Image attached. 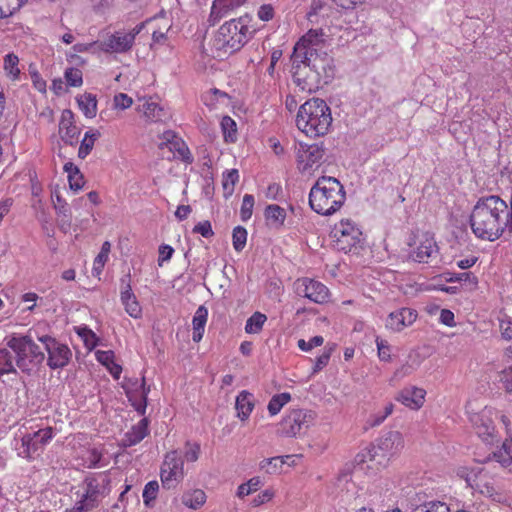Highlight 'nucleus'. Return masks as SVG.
<instances>
[{
  "label": "nucleus",
  "instance_id": "b1692460",
  "mask_svg": "<svg viewBox=\"0 0 512 512\" xmlns=\"http://www.w3.org/2000/svg\"><path fill=\"white\" fill-rule=\"evenodd\" d=\"M435 252H437V244L434 238L426 233L418 239L417 246L411 252L410 257L415 262L428 263Z\"/></svg>",
  "mask_w": 512,
  "mask_h": 512
},
{
  "label": "nucleus",
  "instance_id": "5701e85b",
  "mask_svg": "<svg viewBox=\"0 0 512 512\" xmlns=\"http://www.w3.org/2000/svg\"><path fill=\"white\" fill-rule=\"evenodd\" d=\"M417 312L411 308H401L391 312L386 320V327L394 332H400L411 326L417 319Z\"/></svg>",
  "mask_w": 512,
  "mask_h": 512
},
{
  "label": "nucleus",
  "instance_id": "a878e982",
  "mask_svg": "<svg viewBox=\"0 0 512 512\" xmlns=\"http://www.w3.org/2000/svg\"><path fill=\"white\" fill-rule=\"evenodd\" d=\"M143 103L137 108L138 112L142 113L146 121L157 123L164 120L166 113L164 108L152 98H144Z\"/></svg>",
  "mask_w": 512,
  "mask_h": 512
},
{
  "label": "nucleus",
  "instance_id": "09e8293b",
  "mask_svg": "<svg viewBox=\"0 0 512 512\" xmlns=\"http://www.w3.org/2000/svg\"><path fill=\"white\" fill-rule=\"evenodd\" d=\"M28 0H0V18L12 16L20 10Z\"/></svg>",
  "mask_w": 512,
  "mask_h": 512
},
{
  "label": "nucleus",
  "instance_id": "ea45409f",
  "mask_svg": "<svg viewBox=\"0 0 512 512\" xmlns=\"http://www.w3.org/2000/svg\"><path fill=\"white\" fill-rule=\"evenodd\" d=\"M291 399L292 396L289 392H282L273 395L267 405L269 415L273 417L279 414L282 408L287 405Z\"/></svg>",
  "mask_w": 512,
  "mask_h": 512
},
{
  "label": "nucleus",
  "instance_id": "1a4fd4ad",
  "mask_svg": "<svg viewBox=\"0 0 512 512\" xmlns=\"http://www.w3.org/2000/svg\"><path fill=\"white\" fill-rule=\"evenodd\" d=\"M317 413L311 409H289L279 422L278 434L282 437L296 438L305 434L316 421Z\"/></svg>",
  "mask_w": 512,
  "mask_h": 512
},
{
  "label": "nucleus",
  "instance_id": "4468645a",
  "mask_svg": "<svg viewBox=\"0 0 512 512\" xmlns=\"http://www.w3.org/2000/svg\"><path fill=\"white\" fill-rule=\"evenodd\" d=\"M38 340L44 344L48 353V365L52 369L66 366L71 357V351L67 345L59 343L51 336L45 335L38 337Z\"/></svg>",
  "mask_w": 512,
  "mask_h": 512
},
{
  "label": "nucleus",
  "instance_id": "4c0bfd02",
  "mask_svg": "<svg viewBox=\"0 0 512 512\" xmlns=\"http://www.w3.org/2000/svg\"><path fill=\"white\" fill-rule=\"evenodd\" d=\"M169 149L177 153V156L185 163H192L193 156L186 145V143L176 135H173L171 139H168Z\"/></svg>",
  "mask_w": 512,
  "mask_h": 512
},
{
  "label": "nucleus",
  "instance_id": "a18cd8bd",
  "mask_svg": "<svg viewBox=\"0 0 512 512\" xmlns=\"http://www.w3.org/2000/svg\"><path fill=\"white\" fill-rule=\"evenodd\" d=\"M221 130L226 143H234L237 140V125L230 116H224L221 120Z\"/></svg>",
  "mask_w": 512,
  "mask_h": 512
},
{
  "label": "nucleus",
  "instance_id": "dca6fc26",
  "mask_svg": "<svg viewBox=\"0 0 512 512\" xmlns=\"http://www.w3.org/2000/svg\"><path fill=\"white\" fill-rule=\"evenodd\" d=\"M131 405L141 414L145 413L147 407V396L150 391L146 387L145 377L141 379H129L123 385Z\"/></svg>",
  "mask_w": 512,
  "mask_h": 512
},
{
  "label": "nucleus",
  "instance_id": "aec40b11",
  "mask_svg": "<svg viewBox=\"0 0 512 512\" xmlns=\"http://www.w3.org/2000/svg\"><path fill=\"white\" fill-rule=\"evenodd\" d=\"M426 395L424 388L408 385L396 394L395 400L410 410L418 411L424 406Z\"/></svg>",
  "mask_w": 512,
  "mask_h": 512
},
{
  "label": "nucleus",
  "instance_id": "a211bd4d",
  "mask_svg": "<svg viewBox=\"0 0 512 512\" xmlns=\"http://www.w3.org/2000/svg\"><path fill=\"white\" fill-rule=\"evenodd\" d=\"M297 291L309 300L323 304L329 299L328 288L319 281L310 278H302L296 281Z\"/></svg>",
  "mask_w": 512,
  "mask_h": 512
},
{
  "label": "nucleus",
  "instance_id": "603ef678",
  "mask_svg": "<svg viewBox=\"0 0 512 512\" xmlns=\"http://www.w3.org/2000/svg\"><path fill=\"white\" fill-rule=\"evenodd\" d=\"M411 512H450V508L444 502L429 501L416 506Z\"/></svg>",
  "mask_w": 512,
  "mask_h": 512
},
{
  "label": "nucleus",
  "instance_id": "a19ab883",
  "mask_svg": "<svg viewBox=\"0 0 512 512\" xmlns=\"http://www.w3.org/2000/svg\"><path fill=\"white\" fill-rule=\"evenodd\" d=\"M51 199L57 215L62 216L66 224L70 226L71 212L61 193L58 190H54L51 194Z\"/></svg>",
  "mask_w": 512,
  "mask_h": 512
},
{
  "label": "nucleus",
  "instance_id": "72a5a7b5",
  "mask_svg": "<svg viewBox=\"0 0 512 512\" xmlns=\"http://www.w3.org/2000/svg\"><path fill=\"white\" fill-rule=\"evenodd\" d=\"M286 216V210L277 204H270L264 210V217L267 224L274 228L282 227L285 223Z\"/></svg>",
  "mask_w": 512,
  "mask_h": 512
},
{
  "label": "nucleus",
  "instance_id": "412c9836",
  "mask_svg": "<svg viewBox=\"0 0 512 512\" xmlns=\"http://www.w3.org/2000/svg\"><path fill=\"white\" fill-rule=\"evenodd\" d=\"M466 482L471 488L484 496L490 497L494 500L500 498V494L496 491L490 477L482 470H479L478 472L472 471L467 475Z\"/></svg>",
  "mask_w": 512,
  "mask_h": 512
},
{
  "label": "nucleus",
  "instance_id": "774afa93",
  "mask_svg": "<svg viewBox=\"0 0 512 512\" xmlns=\"http://www.w3.org/2000/svg\"><path fill=\"white\" fill-rule=\"evenodd\" d=\"M377 350H378V356L380 360L382 361H390L391 360V349L388 345L387 341L382 339L376 340Z\"/></svg>",
  "mask_w": 512,
  "mask_h": 512
},
{
  "label": "nucleus",
  "instance_id": "9d476101",
  "mask_svg": "<svg viewBox=\"0 0 512 512\" xmlns=\"http://www.w3.org/2000/svg\"><path fill=\"white\" fill-rule=\"evenodd\" d=\"M324 44V33L322 29H310L307 31L295 44L292 61H319L324 62L325 59L321 58L318 54L320 48Z\"/></svg>",
  "mask_w": 512,
  "mask_h": 512
},
{
  "label": "nucleus",
  "instance_id": "49530a36",
  "mask_svg": "<svg viewBox=\"0 0 512 512\" xmlns=\"http://www.w3.org/2000/svg\"><path fill=\"white\" fill-rule=\"evenodd\" d=\"M15 359L12 353L6 348H0V376L16 373Z\"/></svg>",
  "mask_w": 512,
  "mask_h": 512
},
{
  "label": "nucleus",
  "instance_id": "58836bf2",
  "mask_svg": "<svg viewBox=\"0 0 512 512\" xmlns=\"http://www.w3.org/2000/svg\"><path fill=\"white\" fill-rule=\"evenodd\" d=\"M293 457V455H285L263 459L259 463V467L262 471L268 474H276L281 470L282 466L287 463V460H290Z\"/></svg>",
  "mask_w": 512,
  "mask_h": 512
},
{
  "label": "nucleus",
  "instance_id": "2eb2a0df",
  "mask_svg": "<svg viewBox=\"0 0 512 512\" xmlns=\"http://www.w3.org/2000/svg\"><path fill=\"white\" fill-rule=\"evenodd\" d=\"M373 444L380 456L379 462L385 464L391 456L402 450L404 447V438L399 431H389L378 438Z\"/></svg>",
  "mask_w": 512,
  "mask_h": 512
},
{
  "label": "nucleus",
  "instance_id": "4be33fe9",
  "mask_svg": "<svg viewBox=\"0 0 512 512\" xmlns=\"http://www.w3.org/2000/svg\"><path fill=\"white\" fill-rule=\"evenodd\" d=\"M81 130L76 126L75 115L70 109H65L61 113L59 121V135L61 139L70 145L78 141Z\"/></svg>",
  "mask_w": 512,
  "mask_h": 512
},
{
  "label": "nucleus",
  "instance_id": "f3484780",
  "mask_svg": "<svg viewBox=\"0 0 512 512\" xmlns=\"http://www.w3.org/2000/svg\"><path fill=\"white\" fill-rule=\"evenodd\" d=\"M471 423L478 437L487 444H493L497 438V431L491 418L490 411L482 410L472 415Z\"/></svg>",
  "mask_w": 512,
  "mask_h": 512
},
{
  "label": "nucleus",
  "instance_id": "8fccbe9b",
  "mask_svg": "<svg viewBox=\"0 0 512 512\" xmlns=\"http://www.w3.org/2000/svg\"><path fill=\"white\" fill-rule=\"evenodd\" d=\"M159 492V483L156 480L149 481L146 483L143 489L142 497L143 503L147 508H151L154 505Z\"/></svg>",
  "mask_w": 512,
  "mask_h": 512
},
{
  "label": "nucleus",
  "instance_id": "c03bdc74",
  "mask_svg": "<svg viewBox=\"0 0 512 512\" xmlns=\"http://www.w3.org/2000/svg\"><path fill=\"white\" fill-rule=\"evenodd\" d=\"M239 181V172L237 169L226 170L222 174V187L225 197H230L235 190V185Z\"/></svg>",
  "mask_w": 512,
  "mask_h": 512
},
{
  "label": "nucleus",
  "instance_id": "13d9d810",
  "mask_svg": "<svg viewBox=\"0 0 512 512\" xmlns=\"http://www.w3.org/2000/svg\"><path fill=\"white\" fill-rule=\"evenodd\" d=\"M201 453V446L197 442L187 441L185 443L184 459L188 463H195L198 461Z\"/></svg>",
  "mask_w": 512,
  "mask_h": 512
},
{
  "label": "nucleus",
  "instance_id": "7ed1b4c3",
  "mask_svg": "<svg viewBox=\"0 0 512 512\" xmlns=\"http://www.w3.org/2000/svg\"><path fill=\"white\" fill-rule=\"evenodd\" d=\"M295 122L298 130L309 138L325 136L333 122L331 109L323 99H308L299 107Z\"/></svg>",
  "mask_w": 512,
  "mask_h": 512
},
{
  "label": "nucleus",
  "instance_id": "338daca9",
  "mask_svg": "<svg viewBox=\"0 0 512 512\" xmlns=\"http://www.w3.org/2000/svg\"><path fill=\"white\" fill-rule=\"evenodd\" d=\"M193 233L200 234L204 238H211L214 235L212 225L208 220L196 224L193 228Z\"/></svg>",
  "mask_w": 512,
  "mask_h": 512
},
{
  "label": "nucleus",
  "instance_id": "9b49d317",
  "mask_svg": "<svg viewBox=\"0 0 512 512\" xmlns=\"http://www.w3.org/2000/svg\"><path fill=\"white\" fill-rule=\"evenodd\" d=\"M184 459L178 450H171L164 455L160 467V480L166 490L175 489L185 478Z\"/></svg>",
  "mask_w": 512,
  "mask_h": 512
},
{
  "label": "nucleus",
  "instance_id": "052dcab7",
  "mask_svg": "<svg viewBox=\"0 0 512 512\" xmlns=\"http://www.w3.org/2000/svg\"><path fill=\"white\" fill-rule=\"evenodd\" d=\"M224 98H227V94L216 88L209 90L202 96L203 103L210 108H216V103Z\"/></svg>",
  "mask_w": 512,
  "mask_h": 512
},
{
  "label": "nucleus",
  "instance_id": "e2e57ef3",
  "mask_svg": "<svg viewBox=\"0 0 512 512\" xmlns=\"http://www.w3.org/2000/svg\"><path fill=\"white\" fill-rule=\"evenodd\" d=\"M103 452L97 448H92L87 451L85 462L88 468H96L101 465Z\"/></svg>",
  "mask_w": 512,
  "mask_h": 512
},
{
  "label": "nucleus",
  "instance_id": "cd10ccee",
  "mask_svg": "<svg viewBox=\"0 0 512 512\" xmlns=\"http://www.w3.org/2000/svg\"><path fill=\"white\" fill-rule=\"evenodd\" d=\"M379 459L380 456L376 451L374 444L371 443L356 454L354 462L358 466L367 464L368 468L378 469L379 466H384V463L379 462Z\"/></svg>",
  "mask_w": 512,
  "mask_h": 512
},
{
  "label": "nucleus",
  "instance_id": "f8f14e48",
  "mask_svg": "<svg viewBox=\"0 0 512 512\" xmlns=\"http://www.w3.org/2000/svg\"><path fill=\"white\" fill-rule=\"evenodd\" d=\"M144 26L145 22H142L129 31L117 30L101 40L99 47L106 53H126L132 49L136 36L142 31Z\"/></svg>",
  "mask_w": 512,
  "mask_h": 512
},
{
  "label": "nucleus",
  "instance_id": "393cba45",
  "mask_svg": "<svg viewBox=\"0 0 512 512\" xmlns=\"http://www.w3.org/2000/svg\"><path fill=\"white\" fill-rule=\"evenodd\" d=\"M120 301L123 305L126 313L134 318V319H140L142 317L143 311L142 307L137 300L136 295L133 293L131 285L129 282L125 284L124 287H122L120 292Z\"/></svg>",
  "mask_w": 512,
  "mask_h": 512
},
{
  "label": "nucleus",
  "instance_id": "ddd939ff",
  "mask_svg": "<svg viewBox=\"0 0 512 512\" xmlns=\"http://www.w3.org/2000/svg\"><path fill=\"white\" fill-rule=\"evenodd\" d=\"M293 62V81L302 90L312 92L319 86V61Z\"/></svg>",
  "mask_w": 512,
  "mask_h": 512
},
{
  "label": "nucleus",
  "instance_id": "2f4dec72",
  "mask_svg": "<svg viewBox=\"0 0 512 512\" xmlns=\"http://www.w3.org/2000/svg\"><path fill=\"white\" fill-rule=\"evenodd\" d=\"M148 435V421L141 419L134 425L126 434L123 439L125 446H133L141 442Z\"/></svg>",
  "mask_w": 512,
  "mask_h": 512
},
{
  "label": "nucleus",
  "instance_id": "f03ea898",
  "mask_svg": "<svg viewBox=\"0 0 512 512\" xmlns=\"http://www.w3.org/2000/svg\"><path fill=\"white\" fill-rule=\"evenodd\" d=\"M255 32L253 18L248 14L226 21L212 39V56L220 60L228 58L241 50Z\"/></svg>",
  "mask_w": 512,
  "mask_h": 512
},
{
  "label": "nucleus",
  "instance_id": "79ce46f5",
  "mask_svg": "<svg viewBox=\"0 0 512 512\" xmlns=\"http://www.w3.org/2000/svg\"><path fill=\"white\" fill-rule=\"evenodd\" d=\"M100 137V132L98 130H90L84 134V138L80 143V147L78 150V157L81 159H85L90 152L92 151L95 141Z\"/></svg>",
  "mask_w": 512,
  "mask_h": 512
},
{
  "label": "nucleus",
  "instance_id": "5fc2aeb1",
  "mask_svg": "<svg viewBox=\"0 0 512 512\" xmlns=\"http://www.w3.org/2000/svg\"><path fill=\"white\" fill-rule=\"evenodd\" d=\"M247 242V230L242 226H237L233 229L232 233V243L233 248L237 252H241Z\"/></svg>",
  "mask_w": 512,
  "mask_h": 512
},
{
  "label": "nucleus",
  "instance_id": "423d86ee",
  "mask_svg": "<svg viewBox=\"0 0 512 512\" xmlns=\"http://www.w3.org/2000/svg\"><path fill=\"white\" fill-rule=\"evenodd\" d=\"M19 430L15 437V450L20 458L32 462L44 452L46 446L55 437V429L51 426L38 428L36 430L24 428Z\"/></svg>",
  "mask_w": 512,
  "mask_h": 512
},
{
  "label": "nucleus",
  "instance_id": "e433bc0d",
  "mask_svg": "<svg viewBox=\"0 0 512 512\" xmlns=\"http://www.w3.org/2000/svg\"><path fill=\"white\" fill-rule=\"evenodd\" d=\"M77 104L81 112L87 118H94L97 114V99L91 93H84L77 97Z\"/></svg>",
  "mask_w": 512,
  "mask_h": 512
},
{
  "label": "nucleus",
  "instance_id": "7c9ffc66",
  "mask_svg": "<svg viewBox=\"0 0 512 512\" xmlns=\"http://www.w3.org/2000/svg\"><path fill=\"white\" fill-rule=\"evenodd\" d=\"M207 320L208 309L204 305H201L195 311V314L192 319V339L194 342L198 343L202 340Z\"/></svg>",
  "mask_w": 512,
  "mask_h": 512
},
{
  "label": "nucleus",
  "instance_id": "39448f33",
  "mask_svg": "<svg viewBox=\"0 0 512 512\" xmlns=\"http://www.w3.org/2000/svg\"><path fill=\"white\" fill-rule=\"evenodd\" d=\"M110 483L111 480L105 473L87 476L76 492L75 505L64 512H88L97 507L102 499L110 493Z\"/></svg>",
  "mask_w": 512,
  "mask_h": 512
},
{
  "label": "nucleus",
  "instance_id": "69168bd1",
  "mask_svg": "<svg viewBox=\"0 0 512 512\" xmlns=\"http://www.w3.org/2000/svg\"><path fill=\"white\" fill-rule=\"evenodd\" d=\"M133 105V99L126 93H118L113 97V106L118 110H126Z\"/></svg>",
  "mask_w": 512,
  "mask_h": 512
},
{
  "label": "nucleus",
  "instance_id": "de8ad7c7",
  "mask_svg": "<svg viewBox=\"0 0 512 512\" xmlns=\"http://www.w3.org/2000/svg\"><path fill=\"white\" fill-rule=\"evenodd\" d=\"M262 485H263V482L259 476L252 477L247 482L242 483L238 486L236 495L238 498L242 499V498L258 491Z\"/></svg>",
  "mask_w": 512,
  "mask_h": 512
},
{
  "label": "nucleus",
  "instance_id": "bb28decb",
  "mask_svg": "<svg viewBox=\"0 0 512 512\" xmlns=\"http://www.w3.org/2000/svg\"><path fill=\"white\" fill-rule=\"evenodd\" d=\"M255 408V397L254 395L247 391L242 390L236 397L235 401V409L237 411V417L245 422L249 419L251 413Z\"/></svg>",
  "mask_w": 512,
  "mask_h": 512
},
{
  "label": "nucleus",
  "instance_id": "6e6552de",
  "mask_svg": "<svg viewBox=\"0 0 512 512\" xmlns=\"http://www.w3.org/2000/svg\"><path fill=\"white\" fill-rule=\"evenodd\" d=\"M334 247L344 253H349L361 246L365 241L362 228L352 218H341L330 232Z\"/></svg>",
  "mask_w": 512,
  "mask_h": 512
},
{
  "label": "nucleus",
  "instance_id": "f704fd0d",
  "mask_svg": "<svg viewBox=\"0 0 512 512\" xmlns=\"http://www.w3.org/2000/svg\"><path fill=\"white\" fill-rule=\"evenodd\" d=\"M493 458L502 468L512 473V440L505 439L502 445L493 453Z\"/></svg>",
  "mask_w": 512,
  "mask_h": 512
},
{
  "label": "nucleus",
  "instance_id": "0eeeda50",
  "mask_svg": "<svg viewBox=\"0 0 512 512\" xmlns=\"http://www.w3.org/2000/svg\"><path fill=\"white\" fill-rule=\"evenodd\" d=\"M6 345L16 354V366L23 372H29L31 364L37 365L45 358L31 335L13 334L6 338Z\"/></svg>",
  "mask_w": 512,
  "mask_h": 512
},
{
  "label": "nucleus",
  "instance_id": "864d4df0",
  "mask_svg": "<svg viewBox=\"0 0 512 512\" xmlns=\"http://www.w3.org/2000/svg\"><path fill=\"white\" fill-rule=\"evenodd\" d=\"M499 388L512 393V365L499 371L496 378Z\"/></svg>",
  "mask_w": 512,
  "mask_h": 512
},
{
  "label": "nucleus",
  "instance_id": "0e129e2a",
  "mask_svg": "<svg viewBox=\"0 0 512 512\" xmlns=\"http://www.w3.org/2000/svg\"><path fill=\"white\" fill-rule=\"evenodd\" d=\"M323 343L324 338L318 335L310 338L308 341L304 339H299L297 345L301 351L309 352L313 348L321 346Z\"/></svg>",
  "mask_w": 512,
  "mask_h": 512
},
{
  "label": "nucleus",
  "instance_id": "4d7b16f0",
  "mask_svg": "<svg viewBox=\"0 0 512 512\" xmlns=\"http://www.w3.org/2000/svg\"><path fill=\"white\" fill-rule=\"evenodd\" d=\"M254 196L251 194H245L242 199V204L240 208V218L242 221H248L253 214L254 208Z\"/></svg>",
  "mask_w": 512,
  "mask_h": 512
},
{
  "label": "nucleus",
  "instance_id": "20e7f679",
  "mask_svg": "<svg viewBox=\"0 0 512 512\" xmlns=\"http://www.w3.org/2000/svg\"><path fill=\"white\" fill-rule=\"evenodd\" d=\"M346 201L344 186L335 177L318 178L309 193V205L319 215L331 216L338 212Z\"/></svg>",
  "mask_w": 512,
  "mask_h": 512
},
{
  "label": "nucleus",
  "instance_id": "f257e3e1",
  "mask_svg": "<svg viewBox=\"0 0 512 512\" xmlns=\"http://www.w3.org/2000/svg\"><path fill=\"white\" fill-rule=\"evenodd\" d=\"M470 225L476 237L497 240L505 230L512 231V208L499 196L481 197L472 209Z\"/></svg>",
  "mask_w": 512,
  "mask_h": 512
},
{
  "label": "nucleus",
  "instance_id": "473e14b6",
  "mask_svg": "<svg viewBox=\"0 0 512 512\" xmlns=\"http://www.w3.org/2000/svg\"><path fill=\"white\" fill-rule=\"evenodd\" d=\"M95 356L97 361L105 366L116 380L120 378L122 367L115 362V354L112 350H98Z\"/></svg>",
  "mask_w": 512,
  "mask_h": 512
},
{
  "label": "nucleus",
  "instance_id": "680f3d73",
  "mask_svg": "<svg viewBox=\"0 0 512 512\" xmlns=\"http://www.w3.org/2000/svg\"><path fill=\"white\" fill-rule=\"evenodd\" d=\"M275 490L273 488H267L257 494L251 501L253 507H259L273 500L275 497Z\"/></svg>",
  "mask_w": 512,
  "mask_h": 512
},
{
  "label": "nucleus",
  "instance_id": "6e6d98bb",
  "mask_svg": "<svg viewBox=\"0 0 512 512\" xmlns=\"http://www.w3.org/2000/svg\"><path fill=\"white\" fill-rule=\"evenodd\" d=\"M64 78L67 85L71 87H80L83 84V74L78 68H67L64 72Z\"/></svg>",
  "mask_w": 512,
  "mask_h": 512
},
{
  "label": "nucleus",
  "instance_id": "37998d69",
  "mask_svg": "<svg viewBox=\"0 0 512 512\" xmlns=\"http://www.w3.org/2000/svg\"><path fill=\"white\" fill-rule=\"evenodd\" d=\"M267 321V316L259 311L254 312L246 321L245 332L247 334H259L264 324Z\"/></svg>",
  "mask_w": 512,
  "mask_h": 512
},
{
  "label": "nucleus",
  "instance_id": "3c124183",
  "mask_svg": "<svg viewBox=\"0 0 512 512\" xmlns=\"http://www.w3.org/2000/svg\"><path fill=\"white\" fill-rule=\"evenodd\" d=\"M18 64L19 58L14 53H9L4 57V71L12 80L17 79L20 74Z\"/></svg>",
  "mask_w": 512,
  "mask_h": 512
},
{
  "label": "nucleus",
  "instance_id": "c85d7f7f",
  "mask_svg": "<svg viewBox=\"0 0 512 512\" xmlns=\"http://www.w3.org/2000/svg\"><path fill=\"white\" fill-rule=\"evenodd\" d=\"M247 0H214L210 16L220 20L237 8L241 7Z\"/></svg>",
  "mask_w": 512,
  "mask_h": 512
},
{
  "label": "nucleus",
  "instance_id": "bf43d9fd",
  "mask_svg": "<svg viewBox=\"0 0 512 512\" xmlns=\"http://www.w3.org/2000/svg\"><path fill=\"white\" fill-rule=\"evenodd\" d=\"M334 349H335V344H332L331 346H327L325 348V351L315 359V363L313 366L314 374L320 372L324 367H326L328 365Z\"/></svg>",
  "mask_w": 512,
  "mask_h": 512
},
{
  "label": "nucleus",
  "instance_id": "c756f323",
  "mask_svg": "<svg viewBox=\"0 0 512 512\" xmlns=\"http://www.w3.org/2000/svg\"><path fill=\"white\" fill-rule=\"evenodd\" d=\"M207 502V495L204 490L195 488L189 489L181 495V503L188 509L199 510Z\"/></svg>",
  "mask_w": 512,
  "mask_h": 512
},
{
  "label": "nucleus",
  "instance_id": "c9c22d12",
  "mask_svg": "<svg viewBox=\"0 0 512 512\" xmlns=\"http://www.w3.org/2000/svg\"><path fill=\"white\" fill-rule=\"evenodd\" d=\"M63 169L67 173L70 189L74 191L82 189L85 184V180L80 169L72 162H66Z\"/></svg>",
  "mask_w": 512,
  "mask_h": 512
},
{
  "label": "nucleus",
  "instance_id": "6ab92c4d",
  "mask_svg": "<svg viewBox=\"0 0 512 512\" xmlns=\"http://www.w3.org/2000/svg\"><path fill=\"white\" fill-rule=\"evenodd\" d=\"M324 156L323 148L318 144H299L297 164L301 172H308L318 164Z\"/></svg>",
  "mask_w": 512,
  "mask_h": 512
}]
</instances>
